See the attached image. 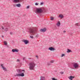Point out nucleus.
<instances>
[{
  "mask_svg": "<svg viewBox=\"0 0 80 80\" xmlns=\"http://www.w3.org/2000/svg\"><path fill=\"white\" fill-rule=\"evenodd\" d=\"M65 56V54H62L61 57H64Z\"/></svg>",
  "mask_w": 80,
  "mask_h": 80,
  "instance_id": "nucleus-24",
  "label": "nucleus"
},
{
  "mask_svg": "<svg viewBox=\"0 0 80 80\" xmlns=\"http://www.w3.org/2000/svg\"><path fill=\"white\" fill-rule=\"evenodd\" d=\"M38 37V34H37V35H36L35 37L36 38H37V37Z\"/></svg>",
  "mask_w": 80,
  "mask_h": 80,
  "instance_id": "nucleus-26",
  "label": "nucleus"
},
{
  "mask_svg": "<svg viewBox=\"0 0 80 80\" xmlns=\"http://www.w3.org/2000/svg\"><path fill=\"white\" fill-rule=\"evenodd\" d=\"M58 17H59V18H63V15L60 14L58 16Z\"/></svg>",
  "mask_w": 80,
  "mask_h": 80,
  "instance_id": "nucleus-14",
  "label": "nucleus"
},
{
  "mask_svg": "<svg viewBox=\"0 0 80 80\" xmlns=\"http://www.w3.org/2000/svg\"><path fill=\"white\" fill-rule=\"evenodd\" d=\"M22 42H24L25 45H27V44H28V43H29V41L26 40H23Z\"/></svg>",
  "mask_w": 80,
  "mask_h": 80,
  "instance_id": "nucleus-7",
  "label": "nucleus"
},
{
  "mask_svg": "<svg viewBox=\"0 0 80 80\" xmlns=\"http://www.w3.org/2000/svg\"><path fill=\"white\" fill-rule=\"evenodd\" d=\"M47 30V29L46 28H44L43 29H41L40 30V32H46Z\"/></svg>",
  "mask_w": 80,
  "mask_h": 80,
  "instance_id": "nucleus-10",
  "label": "nucleus"
},
{
  "mask_svg": "<svg viewBox=\"0 0 80 80\" xmlns=\"http://www.w3.org/2000/svg\"><path fill=\"white\" fill-rule=\"evenodd\" d=\"M68 78L70 80H72L73 78H74V77L72 76H70V77H68Z\"/></svg>",
  "mask_w": 80,
  "mask_h": 80,
  "instance_id": "nucleus-12",
  "label": "nucleus"
},
{
  "mask_svg": "<svg viewBox=\"0 0 80 80\" xmlns=\"http://www.w3.org/2000/svg\"><path fill=\"white\" fill-rule=\"evenodd\" d=\"M2 38H3V37H4V36H3V35H2Z\"/></svg>",
  "mask_w": 80,
  "mask_h": 80,
  "instance_id": "nucleus-38",
  "label": "nucleus"
},
{
  "mask_svg": "<svg viewBox=\"0 0 80 80\" xmlns=\"http://www.w3.org/2000/svg\"><path fill=\"white\" fill-rule=\"evenodd\" d=\"M17 72L18 73L14 75V77H24L25 74L24 73L22 72H25V70H20V69H17Z\"/></svg>",
  "mask_w": 80,
  "mask_h": 80,
  "instance_id": "nucleus-1",
  "label": "nucleus"
},
{
  "mask_svg": "<svg viewBox=\"0 0 80 80\" xmlns=\"http://www.w3.org/2000/svg\"><path fill=\"white\" fill-rule=\"evenodd\" d=\"M73 66L75 68H78V64L76 63H72Z\"/></svg>",
  "mask_w": 80,
  "mask_h": 80,
  "instance_id": "nucleus-5",
  "label": "nucleus"
},
{
  "mask_svg": "<svg viewBox=\"0 0 80 80\" xmlns=\"http://www.w3.org/2000/svg\"><path fill=\"white\" fill-rule=\"evenodd\" d=\"M17 6L18 7H21V4L20 3L17 4Z\"/></svg>",
  "mask_w": 80,
  "mask_h": 80,
  "instance_id": "nucleus-18",
  "label": "nucleus"
},
{
  "mask_svg": "<svg viewBox=\"0 0 80 80\" xmlns=\"http://www.w3.org/2000/svg\"><path fill=\"white\" fill-rule=\"evenodd\" d=\"M57 25L58 27H59L60 25V22L58 21V23L57 24Z\"/></svg>",
  "mask_w": 80,
  "mask_h": 80,
  "instance_id": "nucleus-15",
  "label": "nucleus"
},
{
  "mask_svg": "<svg viewBox=\"0 0 80 80\" xmlns=\"http://www.w3.org/2000/svg\"><path fill=\"white\" fill-rule=\"evenodd\" d=\"M2 29V30H4V28H3V27L2 26L1 27Z\"/></svg>",
  "mask_w": 80,
  "mask_h": 80,
  "instance_id": "nucleus-33",
  "label": "nucleus"
},
{
  "mask_svg": "<svg viewBox=\"0 0 80 80\" xmlns=\"http://www.w3.org/2000/svg\"><path fill=\"white\" fill-rule=\"evenodd\" d=\"M25 57H24L23 58V60H25Z\"/></svg>",
  "mask_w": 80,
  "mask_h": 80,
  "instance_id": "nucleus-30",
  "label": "nucleus"
},
{
  "mask_svg": "<svg viewBox=\"0 0 80 80\" xmlns=\"http://www.w3.org/2000/svg\"><path fill=\"white\" fill-rule=\"evenodd\" d=\"M17 62H20V60H19V59H17Z\"/></svg>",
  "mask_w": 80,
  "mask_h": 80,
  "instance_id": "nucleus-36",
  "label": "nucleus"
},
{
  "mask_svg": "<svg viewBox=\"0 0 80 80\" xmlns=\"http://www.w3.org/2000/svg\"><path fill=\"white\" fill-rule=\"evenodd\" d=\"M28 32L29 33L32 34V35H35L36 33V32L37 31V29L36 28H29L28 29Z\"/></svg>",
  "mask_w": 80,
  "mask_h": 80,
  "instance_id": "nucleus-2",
  "label": "nucleus"
},
{
  "mask_svg": "<svg viewBox=\"0 0 80 80\" xmlns=\"http://www.w3.org/2000/svg\"><path fill=\"white\" fill-rule=\"evenodd\" d=\"M3 64H1V67L2 68L3 70H4V71H5L6 72H7V68H6L3 67Z\"/></svg>",
  "mask_w": 80,
  "mask_h": 80,
  "instance_id": "nucleus-6",
  "label": "nucleus"
},
{
  "mask_svg": "<svg viewBox=\"0 0 80 80\" xmlns=\"http://www.w3.org/2000/svg\"><path fill=\"white\" fill-rule=\"evenodd\" d=\"M4 44L5 45H7V42L6 41H4Z\"/></svg>",
  "mask_w": 80,
  "mask_h": 80,
  "instance_id": "nucleus-21",
  "label": "nucleus"
},
{
  "mask_svg": "<svg viewBox=\"0 0 80 80\" xmlns=\"http://www.w3.org/2000/svg\"><path fill=\"white\" fill-rule=\"evenodd\" d=\"M29 7H30V6H27V8L28 9L29 8Z\"/></svg>",
  "mask_w": 80,
  "mask_h": 80,
  "instance_id": "nucleus-35",
  "label": "nucleus"
},
{
  "mask_svg": "<svg viewBox=\"0 0 80 80\" xmlns=\"http://www.w3.org/2000/svg\"><path fill=\"white\" fill-rule=\"evenodd\" d=\"M13 6L14 7H17V4H13Z\"/></svg>",
  "mask_w": 80,
  "mask_h": 80,
  "instance_id": "nucleus-22",
  "label": "nucleus"
},
{
  "mask_svg": "<svg viewBox=\"0 0 80 80\" xmlns=\"http://www.w3.org/2000/svg\"><path fill=\"white\" fill-rule=\"evenodd\" d=\"M52 80H57V79H55V78H52Z\"/></svg>",
  "mask_w": 80,
  "mask_h": 80,
  "instance_id": "nucleus-20",
  "label": "nucleus"
},
{
  "mask_svg": "<svg viewBox=\"0 0 80 80\" xmlns=\"http://www.w3.org/2000/svg\"><path fill=\"white\" fill-rule=\"evenodd\" d=\"M68 51H67V53H70L72 52V50L69 49H67Z\"/></svg>",
  "mask_w": 80,
  "mask_h": 80,
  "instance_id": "nucleus-17",
  "label": "nucleus"
},
{
  "mask_svg": "<svg viewBox=\"0 0 80 80\" xmlns=\"http://www.w3.org/2000/svg\"><path fill=\"white\" fill-rule=\"evenodd\" d=\"M36 66V63L34 62H32L29 64V68L30 70H34V68Z\"/></svg>",
  "mask_w": 80,
  "mask_h": 80,
  "instance_id": "nucleus-3",
  "label": "nucleus"
},
{
  "mask_svg": "<svg viewBox=\"0 0 80 80\" xmlns=\"http://www.w3.org/2000/svg\"><path fill=\"white\" fill-rule=\"evenodd\" d=\"M10 35H13V34L12 33V32H11L10 33Z\"/></svg>",
  "mask_w": 80,
  "mask_h": 80,
  "instance_id": "nucleus-34",
  "label": "nucleus"
},
{
  "mask_svg": "<svg viewBox=\"0 0 80 80\" xmlns=\"http://www.w3.org/2000/svg\"><path fill=\"white\" fill-rule=\"evenodd\" d=\"M45 77L43 76H41L40 77V80H45Z\"/></svg>",
  "mask_w": 80,
  "mask_h": 80,
  "instance_id": "nucleus-13",
  "label": "nucleus"
},
{
  "mask_svg": "<svg viewBox=\"0 0 80 80\" xmlns=\"http://www.w3.org/2000/svg\"><path fill=\"white\" fill-rule=\"evenodd\" d=\"M48 50H50L51 51H53V50H55V48L53 47H50L48 48Z\"/></svg>",
  "mask_w": 80,
  "mask_h": 80,
  "instance_id": "nucleus-9",
  "label": "nucleus"
},
{
  "mask_svg": "<svg viewBox=\"0 0 80 80\" xmlns=\"http://www.w3.org/2000/svg\"><path fill=\"white\" fill-rule=\"evenodd\" d=\"M13 2L14 3H20V0H13Z\"/></svg>",
  "mask_w": 80,
  "mask_h": 80,
  "instance_id": "nucleus-11",
  "label": "nucleus"
},
{
  "mask_svg": "<svg viewBox=\"0 0 80 80\" xmlns=\"http://www.w3.org/2000/svg\"><path fill=\"white\" fill-rule=\"evenodd\" d=\"M50 18L51 20H53L54 19L53 18V17H51Z\"/></svg>",
  "mask_w": 80,
  "mask_h": 80,
  "instance_id": "nucleus-23",
  "label": "nucleus"
},
{
  "mask_svg": "<svg viewBox=\"0 0 80 80\" xmlns=\"http://www.w3.org/2000/svg\"><path fill=\"white\" fill-rule=\"evenodd\" d=\"M60 73H61V74H63V73H64L63 72H60Z\"/></svg>",
  "mask_w": 80,
  "mask_h": 80,
  "instance_id": "nucleus-29",
  "label": "nucleus"
},
{
  "mask_svg": "<svg viewBox=\"0 0 80 80\" xmlns=\"http://www.w3.org/2000/svg\"><path fill=\"white\" fill-rule=\"evenodd\" d=\"M30 59H31V58H28L29 60H30Z\"/></svg>",
  "mask_w": 80,
  "mask_h": 80,
  "instance_id": "nucleus-40",
  "label": "nucleus"
},
{
  "mask_svg": "<svg viewBox=\"0 0 80 80\" xmlns=\"http://www.w3.org/2000/svg\"><path fill=\"white\" fill-rule=\"evenodd\" d=\"M48 65L49 66V65H51V63H48Z\"/></svg>",
  "mask_w": 80,
  "mask_h": 80,
  "instance_id": "nucleus-27",
  "label": "nucleus"
},
{
  "mask_svg": "<svg viewBox=\"0 0 80 80\" xmlns=\"http://www.w3.org/2000/svg\"><path fill=\"white\" fill-rule=\"evenodd\" d=\"M35 5H38V3H36Z\"/></svg>",
  "mask_w": 80,
  "mask_h": 80,
  "instance_id": "nucleus-32",
  "label": "nucleus"
},
{
  "mask_svg": "<svg viewBox=\"0 0 80 80\" xmlns=\"http://www.w3.org/2000/svg\"><path fill=\"white\" fill-rule=\"evenodd\" d=\"M4 30L5 32H7V31H8V29L7 28H4Z\"/></svg>",
  "mask_w": 80,
  "mask_h": 80,
  "instance_id": "nucleus-16",
  "label": "nucleus"
},
{
  "mask_svg": "<svg viewBox=\"0 0 80 80\" xmlns=\"http://www.w3.org/2000/svg\"><path fill=\"white\" fill-rule=\"evenodd\" d=\"M63 32H66V31H63Z\"/></svg>",
  "mask_w": 80,
  "mask_h": 80,
  "instance_id": "nucleus-39",
  "label": "nucleus"
},
{
  "mask_svg": "<svg viewBox=\"0 0 80 80\" xmlns=\"http://www.w3.org/2000/svg\"><path fill=\"white\" fill-rule=\"evenodd\" d=\"M54 62V61L53 60L51 61V63H53Z\"/></svg>",
  "mask_w": 80,
  "mask_h": 80,
  "instance_id": "nucleus-31",
  "label": "nucleus"
},
{
  "mask_svg": "<svg viewBox=\"0 0 80 80\" xmlns=\"http://www.w3.org/2000/svg\"><path fill=\"white\" fill-rule=\"evenodd\" d=\"M19 50L17 49H12V52H18Z\"/></svg>",
  "mask_w": 80,
  "mask_h": 80,
  "instance_id": "nucleus-8",
  "label": "nucleus"
},
{
  "mask_svg": "<svg viewBox=\"0 0 80 80\" xmlns=\"http://www.w3.org/2000/svg\"><path fill=\"white\" fill-rule=\"evenodd\" d=\"M36 57H37V58H38V56H36Z\"/></svg>",
  "mask_w": 80,
  "mask_h": 80,
  "instance_id": "nucleus-37",
  "label": "nucleus"
},
{
  "mask_svg": "<svg viewBox=\"0 0 80 80\" xmlns=\"http://www.w3.org/2000/svg\"><path fill=\"white\" fill-rule=\"evenodd\" d=\"M40 5H43V2H41Z\"/></svg>",
  "mask_w": 80,
  "mask_h": 80,
  "instance_id": "nucleus-28",
  "label": "nucleus"
},
{
  "mask_svg": "<svg viewBox=\"0 0 80 80\" xmlns=\"http://www.w3.org/2000/svg\"><path fill=\"white\" fill-rule=\"evenodd\" d=\"M75 25H76V26H78V27L79 26H80V25L78 23H76L75 24Z\"/></svg>",
  "mask_w": 80,
  "mask_h": 80,
  "instance_id": "nucleus-19",
  "label": "nucleus"
},
{
  "mask_svg": "<svg viewBox=\"0 0 80 80\" xmlns=\"http://www.w3.org/2000/svg\"><path fill=\"white\" fill-rule=\"evenodd\" d=\"M43 9L40 8H38L36 9V12L38 13H40L42 12H43Z\"/></svg>",
  "mask_w": 80,
  "mask_h": 80,
  "instance_id": "nucleus-4",
  "label": "nucleus"
},
{
  "mask_svg": "<svg viewBox=\"0 0 80 80\" xmlns=\"http://www.w3.org/2000/svg\"><path fill=\"white\" fill-rule=\"evenodd\" d=\"M30 38H34L33 36H30Z\"/></svg>",
  "mask_w": 80,
  "mask_h": 80,
  "instance_id": "nucleus-25",
  "label": "nucleus"
}]
</instances>
